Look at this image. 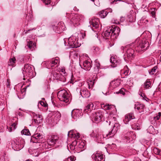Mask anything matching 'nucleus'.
<instances>
[{
    "label": "nucleus",
    "mask_w": 161,
    "mask_h": 161,
    "mask_svg": "<svg viewBox=\"0 0 161 161\" xmlns=\"http://www.w3.org/2000/svg\"><path fill=\"white\" fill-rule=\"evenodd\" d=\"M113 114H108L107 117L103 118L104 121H105L106 123H108L109 125H110L111 123L113 124H114V126L110 131H109L108 134L106 135V136H109V137L113 136L116 133L118 130L119 128V124L117 123H114L116 120V118Z\"/></svg>",
    "instance_id": "nucleus-1"
},
{
    "label": "nucleus",
    "mask_w": 161,
    "mask_h": 161,
    "mask_svg": "<svg viewBox=\"0 0 161 161\" xmlns=\"http://www.w3.org/2000/svg\"><path fill=\"white\" fill-rule=\"evenodd\" d=\"M66 17L69 19L70 23L74 26L79 25L84 18L83 15L81 14L66 13Z\"/></svg>",
    "instance_id": "nucleus-2"
},
{
    "label": "nucleus",
    "mask_w": 161,
    "mask_h": 161,
    "mask_svg": "<svg viewBox=\"0 0 161 161\" xmlns=\"http://www.w3.org/2000/svg\"><path fill=\"white\" fill-rule=\"evenodd\" d=\"M135 46L134 48L138 53L145 50L148 47V43L145 39L142 40L137 38L135 40Z\"/></svg>",
    "instance_id": "nucleus-3"
},
{
    "label": "nucleus",
    "mask_w": 161,
    "mask_h": 161,
    "mask_svg": "<svg viewBox=\"0 0 161 161\" xmlns=\"http://www.w3.org/2000/svg\"><path fill=\"white\" fill-rule=\"evenodd\" d=\"M108 115L107 113L105 114L101 110H98L93 113L92 115V118L93 121L96 123H98L102 120V119L104 118Z\"/></svg>",
    "instance_id": "nucleus-4"
},
{
    "label": "nucleus",
    "mask_w": 161,
    "mask_h": 161,
    "mask_svg": "<svg viewBox=\"0 0 161 161\" xmlns=\"http://www.w3.org/2000/svg\"><path fill=\"white\" fill-rule=\"evenodd\" d=\"M58 98L61 101L69 104V96L65 90L60 91L57 93Z\"/></svg>",
    "instance_id": "nucleus-5"
},
{
    "label": "nucleus",
    "mask_w": 161,
    "mask_h": 161,
    "mask_svg": "<svg viewBox=\"0 0 161 161\" xmlns=\"http://www.w3.org/2000/svg\"><path fill=\"white\" fill-rule=\"evenodd\" d=\"M22 73L24 75V80L25 79V76L31 78H33L34 76L31 65L28 64H25Z\"/></svg>",
    "instance_id": "nucleus-6"
},
{
    "label": "nucleus",
    "mask_w": 161,
    "mask_h": 161,
    "mask_svg": "<svg viewBox=\"0 0 161 161\" xmlns=\"http://www.w3.org/2000/svg\"><path fill=\"white\" fill-rule=\"evenodd\" d=\"M44 136L36 131L31 136V142L33 143H42L45 142Z\"/></svg>",
    "instance_id": "nucleus-7"
},
{
    "label": "nucleus",
    "mask_w": 161,
    "mask_h": 161,
    "mask_svg": "<svg viewBox=\"0 0 161 161\" xmlns=\"http://www.w3.org/2000/svg\"><path fill=\"white\" fill-rule=\"evenodd\" d=\"M77 35L72 36L69 37L68 40L67 46L71 48H77L79 47L80 44L78 42V38Z\"/></svg>",
    "instance_id": "nucleus-8"
},
{
    "label": "nucleus",
    "mask_w": 161,
    "mask_h": 161,
    "mask_svg": "<svg viewBox=\"0 0 161 161\" xmlns=\"http://www.w3.org/2000/svg\"><path fill=\"white\" fill-rule=\"evenodd\" d=\"M13 149L15 150L19 151L23 148L25 141L23 139L19 138L15 139L12 142Z\"/></svg>",
    "instance_id": "nucleus-9"
},
{
    "label": "nucleus",
    "mask_w": 161,
    "mask_h": 161,
    "mask_svg": "<svg viewBox=\"0 0 161 161\" xmlns=\"http://www.w3.org/2000/svg\"><path fill=\"white\" fill-rule=\"evenodd\" d=\"M50 79L51 80H57L63 82H65L66 81L65 77L62 75L59 72L56 71H53L51 73Z\"/></svg>",
    "instance_id": "nucleus-10"
},
{
    "label": "nucleus",
    "mask_w": 161,
    "mask_h": 161,
    "mask_svg": "<svg viewBox=\"0 0 161 161\" xmlns=\"http://www.w3.org/2000/svg\"><path fill=\"white\" fill-rule=\"evenodd\" d=\"M119 28L117 27L113 28L112 27H109L104 32V35L106 37H108L113 34H114L113 35H115L116 33H119L118 31H119Z\"/></svg>",
    "instance_id": "nucleus-11"
},
{
    "label": "nucleus",
    "mask_w": 161,
    "mask_h": 161,
    "mask_svg": "<svg viewBox=\"0 0 161 161\" xmlns=\"http://www.w3.org/2000/svg\"><path fill=\"white\" fill-rule=\"evenodd\" d=\"M72 146H74V148H75L80 149V151H82L84 150L85 144L84 141L82 140H75L73 141L71 144Z\"/></svg>",
    "instance_id": "nucleus-12"
},
{
    "label": "nucleus",
    "mask_w": 161,
    "mask_h": 161,
    "mask_svg": "<svg viewBox=\"0 0 161 161\" xmlns=\"http://www.w3.org/2000/svg\"><path fill=\"white\" fill-rule=\"evenodd\" d=\"M92 63L91 60H86L85 61L82 62L81 60L80 59V65L81 67L83 68L84 69L86 70H90L92 66Z\"/></svg>",
    "instance_id": "nucleus-13"
},
{
    "label": "nucleus",
    "mask_w": 161,
    "mask_h": 161,
    "mask_svg": "<svg viewBox=\"0 0 161 161\" xmlns=\"http://www.w3.org/2000/svg\"><path fill=\"white\" fill-rule=\"evenodd\" d=\"M130 46L127 45L126 46L124 47L122 46L121 48L122 50L123 51H126V55L128 58L131 59L134 56V50L133 49L131 48H129Z\"/></svg>",
    "instance_id": "nucleus-14"
},
{
    "label": "nucleus",
    "mask_w": 161,
    "mask_h": 161,
    "mask_svg": "<svg viewBox=\"0 0 161 161\" xmlns=\"http://www.w3.org/2000/svg\"><path fill=\"white\" fill-rule=\"evenodd\" d=\"M64 25L63 23L60 22L56 25L53 26L54 31L57 33H60L64 30Z\"/></svg>",
    "instance_id": "nucleus-15"
},
{
    "label": "nucleus",
    "mask_w": 161,
    "mask_h": 161,
    "mask_svg": "<svg viewBox=\"0 0 161 161\" xmlns=\"http://www.w3.org/2000/svg\"><path fill=\"white\" fill-rule=\"evenodd\" d=\"M76 90L77 92H80V95L83 97L88 98L90 96L89 92L85 88H82L80 89L77 88Z\"/></svg>",
    "instance_id": "nucleus-16"
},
{
    "label": "nucleus",
    "mask_w": 161,
    "mask_h": 161,
    "mask_svg": "<svg viewBox=\"0 0 161 161\" xmlns=\"http://www.w3.org/2000/svg\"><path fill=\"white\" fill-rule=\"evenodd\" d=\"M99 21V19L98 18H95L92 19L91 20H90L89 23L90 25H89V27L90 26L92 31H95L94 30L98 27Z\"/></svg>",
    "instance_id": "nucleus-17"
},
{
    "label": "nucleus",
    "mask_w": 161,
    "mask_h": 161,
    "mask_svg": "<svg viewBox=\"0 0 161 161\" xmlns=\"http://www.w3.org/2000/svg\"><path fill=\"white\" fill-rule=\"evenodd\" d=\"M135 135L132 132H128L124 136V142H130L134 139Z\"/></svg>",
    "instance_id": "nucleus-18"
},
{
    "label": "nucleus",
    "mask_w": 161,
    "mask_h": 161,
    "mask_svg": "<svg viewBox=\"0 0 161 161\" xmlns=\"http://www.w3.org/2000/svg\"><path fill=\"white\" fill-rule=\"evenodd\" d=\"M81 113L82 111L81 110L78 109H74L71 112L72 117L74 119L76 120L81 117Z\"/></svg>",
    "instance_id": "nucleus-19"
},
{
    "label": "nucleus",
    "mask_w": 161,
    "mask_h": 161,
    "mask_svg": "<svg viewBox=\"0 0 161 161\" xmlns=\"http://www.w3.org/2000/svg\"><path fill=\"white\" fill-rule=\"evenodd\" d=\"M110 61L112 64V66L115 67L120 64L121 63V60L116 57H112L110 58Z\"/></svg>",
    "instance_id": "nucleus-20"
},
{
    "label": "nucleus",
    "mask_w": 161,
    "mask_h": 161,
    "mask_svg": "<svg viewBox=\"0 0 161 161\" xmlns=\"http://www.w3.org/2000/svg\"><path fill=\"white\" fill-rule=\"evenodd\" d=\"M92 157L95 161H101L104 158L103 154L102 153L98 152L94 153Z\"/></svg>",
    "instance_id": "nucleus-21"
},
{
    "label": "nucleus",
    "mask_w": 161,
    "mask_h": 161,
    "mask_svg": "<svg viewBox=\"0 0 161 161\" xmlns=\"http://www.w3.org/2000/svg\"><path fill=\"white\" fill-rule=\"evenodd\" d=\"M58 141L57 136H50L47 140L48 144L50 146L53 145L56 143Z\"/></svg>",
    "instance_id": "nucleus-22"
},
{
    "label": "nucleus",
    "mask_w": 161,
    "mask_h": 161,
    "mask_svg": "<svg viewBox=\"0 0 161 161\" xmlns=\"http://www.w3.org/2000/svg\"><path fill=\"white\" fill-rule=\"evenodd\" d=\"M68 136L69 137L78 139L80 137V134L76 130H71L69 131L68 134Z\"/></svg>",
    "instance_id": "nucleus-23"
},
{
    "label": "nucleus",
    "mask_w": 161,
    "mask_h": 161,
    "mask_svg": "<svg viewBox=\"0 0 161 161\" xmlns=\"http://www.w3.org/2000/svg\"><path fill=\"white\" fill-rule=\"evenodd\" d=\"M42 116L41 115L35 114L33 116V120L35 123L36 124L40 123L42 121Z\"/></svg>",
    "instance_id": "nucleus-24"
},
{
    "label": "nucleus",
    "mask_w": 161,
    "mask_h": 161,
    "mask_svg": "<svg viewBox=\"0 0 161 161\" xmlns=\"http://www.w3.org/2000/svg\"><path fill=\"white\" fill-rule=\"evenodd\" d=\"M95 108L94 107L93 104L92 103H90L85 107L84 111L85 113H89L92 110L95 109Z\"/></svg>",
    "instance_id": "nucleus-25"
},
{
    "label": "nucleus",
    "mask_w": 161,
    "mask_h": 161,
    "mask_svg": "<svg viewBox=\"0 0 161 161\" xmlns=\"http://www.w3.org/2000/svg\"><path fill=\"white\" fill-rule=\"evenodd\" d=\"M59 62V61L58 58L52 59L50 61V66H51V68L53 69V67L55 68L57 67L58 66Z\"/></svg>",
    "instance_id": "nucleus-26"
},
{
    "label": "nucleus",
    "mask_w": 161,
    "mask_h": 161,
    "mask_svg": "<svg viewBox=\"0 0 161 161\" xmlns=\"http://www.w3.org/2000/svg\"><path fill=\"white\" fill-rule=\"evenodd\" d=\"M135 117L132 113L127 114L125 116V118L124 119V122L125 124H128L129 122L131 119H133Z\"/></svg>",
    "instance_id": "nucleus-27"
},
{
    "label": "nucleus",
    "mask_w": 161,
    "mask_h": 161,
    "mask_svg": "<svg viewBox=\"0 0 161 161\" xmlns=\"http://www.w3.org/2000/svg\"><path fill=\"white\" fill-rule=\"evenodd\" d=\"M101 107L105 110H112L115 109V107L114 105L107 104H102Z\"/></svg>",
    "instance_id": "nucleus-28"
},
{
    "label": "nucleus",
    "mask_w": 161,
    "mask_h": 161,
    "mask_svg": "<svg viewBox=\"0 0 161 161\" xmlns=\"http://www.w3.org/2000/svg\"><path fill=\"white\" fill-rule=\"evenodd\" d=\"M105 136V135L103 133L100 132L96 135V137L97 142L99 143H101L103 141L104 138L106 137Z\"/></svg>",
    "instance_id": "nucleus-29"
},
{
    "label": "nucleus",
    "mask_w": 161,
    "mask_h": 161,
    "mask_svg": "<svg viewBox=\"0 0 161 161\" xmlns=\"http://www.w3.org/2000/svg\"><path fill=\"white\" fill-rule=\"evenodd\" d=\"M52 117L57 122L60 120L61 114L58 111H54L52 113Z\"/></svg>",
    "instance_id": "nucleus-30"
},
{
    "label": "nucleus",
    "mask_w": 161,
    "mask_h": 161,
    "mask_svg": "<svg viewBox=\"0 0 161 161\" xmlns=\"http://www.w3.org/2000/svg\"><path fill=\"white\" fill-rule=\"evenodd\" d=\"M16 61V58L14 57L10 58L8 62V69H11V68H10L11 66L13 67L15 66Z\"/></svg>",
    "instance_id": "nucleus-31"
},
{
    "label": "nucleus",
    "mask_w": 161,
    "mask_h": 161,
    "mask_svg": "<svg viewBox=\"0 0 161 161\" xmlns=\"http://www.w3.org/2000/svg\"><path fill=\"white\" fill-rule=\"evenodd\" d=\"M134 108L135 109H136L138 111L139 113H141L144 111V105L143 104L137 103L135 105Z\"/></svg>",
    "instance_id": "nucleus-32"
},
{
    "label": "nucleus",
    "mask_w": 161,
    "mask_h": 161,
    "mask_svg": "<svg viewBox=\"0 0 161 161\" xmlns=\"http://www.w3.org/2000/svg\"><path fill=\"white\" fill-rule=\"evenodd\" d=\"M100 65L99 61L97 59L95 60L94 63V68L95 71L97 72L98 71V69L100 68Z\"/></svg>",
    "instance_id": "nucleus-33"
},
{
    "label": "nucleus",
    "mask_w": 161,
    "mask_h": 161,
    "mask_svg": "<svg viewBox=\"0 0 161 161\" xmlns=\"http://www.w3.org/2000/svg\"><path fill=\"white\" fill-rule=\"evenodd\" d=\"M108 13L106 10H103L99 12V14L101 18H104L107 16Z\"/></svg>",
    "instance_id": "nucleus-34"
},
{
    "label": "nucleus",
    "mask_w": 161,
    "mask_h": 161,
    "mask_svg": "<svg viewBox=\"0 0 161 161\" xmlns=\"http://www.w3.org/2000/svg\"><path fill=\"white\" fill-rule=\"evenodd\" d=\"M28 47L31 50H33L35 47V45L34 43L31 41H30L27 44Z\"/></svg>",
    "instance_id": "nucleus-35"
},
{
    "label": "nucleus",
    "mask_w": 161,
    "mask_h": 161,
    "mask_svg": "<svg viewBox=\"0 0 161 161\" xmlns=\"http://www.w3.org/2000/svg\"><path fill=\"white\" fill-rule=\"evenodd\" d=\"M43 66L48 69H50L51 66H50V61H44L42 63Z\"/></svg>",
    "instance_id": "nucleus-36"
},
{
    "label": "nucleus",
    "mask_w": 161,
    "mask_h": 161,
    "mask_svg": "<svg viewBox=\"0 0 161 161\" xmlns=\"http://www.w3.org/2000/svg\"><path fill=\"white\" fill-rule=\"evenodd\" d=\"M151 82L149 80H147L144 83V88L147 89L150 87L151 85Z\"/></svg>",
    "instance_id": "nucleus-37"
},
{
    "label": "nucleus",
    "mask_w": 161,
    "mask_h": 161,
    "mask_svg": "<svg viewBox=\"0 0 161 161\" xmlns=\"http://www.w3.org/2000/svg\"><path fill=\"white\" fill-rule=\"evenodd\" d=\"M153 152L155 154L161 155V151L158 148L155 147L153 149Z\"/></svg>",
    "instance_id": "nucleus-38"
},
{
    "label": "nucleus",
    "mask_w": 161,
    "mask_h": 161,
    "mask_svg": "<svg viewBox=\"0 0 161 161\" xmlns=\"http://www.w3.org/2000/svg\"><path fill=\"white\" fill-rule=\"evenodd\" d=\"M22 134L25 135L29 136L30 135V133L28 129H24L21 132Z\"/></svg>",
    "instance_id": "nucleus-39"
},
{
    "label": "nucleus",
    "mask_w": 161,
    "mask_h": 161,
    "mask_svg": "<svg viewBox=\"0 0 161 161\" xmlns=\"http://www.w3.org/2000/svg\"><path fill=\"white\" fill-rule=\"evenodd\" d=\"M161 116V113L159 112L156 116L153 117V119L155 121L158 120Z\"/></svg>",
    "instance_id": "nucleus-40"
},
{
    "label": "nucleus",
    "mask_w": 161,
    "mask_h": 161,
    "mask_svg": "<svg viewBox=\"0 0 161 161\" xmlns=\"http://www.w3.org/2000/svg\"><path fill=\"white\" fill-rule=\"evenodd\" d=\"M157 69V66L154 67L151 69L150 71H149V73L151 75H153L154 73L156 72V70Z\"/></svg>",
    "instance_id": "nucleus-41"
},
{
    "label": "nucleus",
    "mask_w": 161,
    "mask_h": 161,
    "mask_svg": "<svg viewBox=\"0 0 161 161\" xmlns=\"http://www.w3.org/2000/svg\"><path fill=\"white\" fill-rule=\"evenodd\" d=\"M125 90L124 89L121 88L119 91L118 92H116V93L117 94H118L119 93H120L124 95L125 94Z\"/></svg>",
    "instance_id": "nucleus-42"
},
{
    "label": "nucleus",
    "mask_w": 161,
    "mask_h": 161,
    "mask_svg": "<svg viewBox=\"0 0 161 161\" xmlns=\"http://www.w3.org/2000/svg\"><path fill=\"white\" fill-rule=\"evenodd\" d=\"M31 60V59L29 57H25L23 59V61L24 62H28L30 61Z\"/></svg>",
    "instance_id": "nucleus-43"
},
{
    "label": "nucleus",
    "mask_w": 161,
    "mask_h": 161,
    "mask_svg": "<svg viewBox=\"0 0 161 161\" xmlns=\"http://www.w3.org/2000/svg\"><path fill=\"white\" fill-rule=\"evenodd\" d=\"M155 9L153 8L152 9V11H151V14L152 17L153 18H155V17L156 13L155 11Z\"/></svg>",
    "instance_id": "nucleus-44"
},
{
    "label": "nucleus",
    "mask_w": 161,
    "mask_h": 161,
    "mask_svg": "<svg viewBox=\"0 0 161 161\" xmlns=\"http://www.w3.org/2000/svg\"><path fill=\"white\" fill-rule=\"evenodd\" d=\"M39 104L42 106L46 107L47 106V104L44 101H40L39 102Z\"/></svg>",
    "instance_id": "nucleus-45"
},
{
    "label": "nucleus",
    "mask_w": 161,
    "mask_h": 161,
    "mask_svg": "<svg viewBox=\"0 0 161 161\" xmlns=\"http://www.w3.org/2000/svg\"><path fill=\"white\" fill-rule=\"evenodd\" d=\"M75 159L74 157L71 156L67 158L65 161H74Z\"/></svg>",
    "instance_id": "nucleus-46"
},
{
    "label": "nucleus",
    "mask_w": 161,
    "mask_h": 161,
    "mask_svg": "<svg viewBox=\"0 0 161 161\" xmlns=\"http://www.w3.org/2000/svg\"><path fill=\"white\" fill-rule=\"evenodd\" d=\"M46 5H48L51 3L50 0H42Z\"/></svg>",
    "instance_id": "nucleus-47"
},
{
    "label": "nucleus",
    "mask_w": 161,
    "mask_h": 161,
    "mask_svg": "<svg viewBox=\"0 0 161 161\" xmlns=\"http://www.w3.org/2000/svg\"><path fill=\"white\" fill-rule=\"evenodd\" d=\"M127 17H128V18H129L127 19V20H128V21H129V22H130L133 21L132 17V16L130 14L129 15H128L127 16Z\"/></svg>",
    "instance_id": "nucleus-48"
},
{
    "label": "nucleus",
    "mask_w": 161,
    "mask_h": 161,
    "mask_svg": "<svg viewBox=\"0 0 161 161\" xmlns=\"http://www.w3.org/2000/svg\"><path fill=\"white\" fill-rule=\"evenodd\" d=\"M94 83V81H89V82H88L89 85V88H91V86H92L93 85Z\"/></svg>",
    "instance_id": "nucleus-49"
},
{
    "label": "nucleus",
    "mask_w": 161,
    "mask_h": 161,
    "mask_svg": "<svg viewBox=\"0 0 161 161\" xmlns=\"http://www.w3.org/2000/svg\"><path fill=\"white\" fill-rule=\"evenodd\" d=\"M77 85L79 87H81L84 84L83 82H81L80 81H78L77 83Z\"/></svg>",
    "instance_id": "nucleus-50"
},
{
    "label": "nucleus",
    "mask_w": 161,
    "mask_h": 161,
    "mask_svg": "<svg viewBox=\"0 0 161 161\" xmlns=\"http://www.w3.org/2000/svg\"><path fill=\"white\" fill-rule=\"evenodd\" d=\"M15 123L13 124L12 125V127H10V131H11L12 130V129H13V130H14L15 129Z\"/></svg>",
    "instance_id": "nucleus-51"
},
{
    "label": "nucleus",
    "mask_w": 161,
    "mask_h": 161,
    "mask_svg": "<svg viewBox=\"0 0 161 161\" xmlns=\"http://www.w3.org/2000/svg\"><path fill=\"white\" fill-rule=\"evenodd\" d=\"M26 88V87L25 88V89ZM26 89H25V88H23L22 89V90L21 91V92H23L22 94H23V96L25 95V91Z\"/></svg>",
    "instance_id": "nucleus-52"
},
{
    "label": "nucleus",
    "mask_w": 161,
    "mask_h": 161,
    "mask_svg": "<svg viewBox=\"0 0 161 161\" xmlns=\"http://www.w3.org/2000/svg\"><path fill=\"white\" fill-rule=\"evenodd\" d=\"M60 72L63 74H65V69L64 68H62L61 69Z\"/></svg>",
    "instance_id": "nucleus-53"
},
{
    "label": "nucleus",
    "mask_w": 161,
    "mask_h": 161,
    "mask_svg": "<svg viewBox=\"0 0 161 161\" xmlns=\"http://www.w3.org/2000/svg\"><path fill=\"white\" fill-rule=\"evenodd\" d=\"M111 0V3H110L111 4H114L115 2H116L118 1H121V0Z\"/></svg>",
    "instance_id": "nucleus-54"
},
{
    "label": "nucleus",
    "mask_w": 161,
    "mask_h": 161,
    "mask_svg": "<svg viewBox=\"0 0 161 161\" xmlns=\"http://www.w3.org/2000/svg\"><path fill=\"white\" fill-rule=\"evenodd\" d=\"M81 35L83 38H84L86 36V34L85 32L81 33Z\"/></svg>",
    "instance_id": "nucleus-55"
},
{
    "label": "nucleus",
    "mask_w": 161,
    "mask_h": 161,
    "mask_svg": "<svg viewBox=\"0 0 161 161\" xmlns=\"http://www.w3.org/2000/svg\"><path fill=\"white\" fill-rule=\"evenodd\" d=\"M158 89L159 91H161V82L158 85Z\"/></svg>",
    "instance_id": "nucleus-56"
},
{
    "label": "nucleus",
    "mask_w": 161,
    "mask_h": 161,
    "mask_svg": "<svg viewBox=\"0 0 161 161\" xmlns=\"http://www.w3.org/2000/svg\"><path fill=\"white\" fill-rule=\"evenodd\" d=\"M7 87H9L10 86V82L8 80H7Z\"/></svg>",
    "instance_id": "nucleus-57"
},
{
    "label": "nucleus",
    "mask_w": 161,
    "mask_h": 161,
    "mask_svg": "<svg viewBox=\"0 0 161 161\" xmlns=\"http://www.w3.org/2000/svg\"><path fill=\"white\" fill-rule=\"evenodd\" d=\"M125 18L123 17H121L120 19V21L121 22H123L125 20Z\"/></svg>",
    "instance_id": "nucleus-58"
},
{
    "label": "nucleus",
    "mask_w": 161,
    "mask_h": 161,
    "mask_svg": "<svg viewBox=\"0 0 161 161\" xmlns=\"http://www.w3.org/2000/svg\"><path fill=\"white\" fill-rule=\"evenodd\" d=\"M149 129H151L152 130V131H153V130H154L153 126L152 125L149 126Z\"/></svg>",
    "instance_id": "nucleus-59"
},
{
    "label": "nucleus",
    "mask_w": 161,
    "mask_h": 161,
    "mask_svg": "<svg viewBox=\"0 0 161 161\" xmlns=\"http://www.w3.org/2000/svg\"><path fill=\"white\" fill-rule=\"evenodd\" d=\"M18 114L19 115V116H22V113H21L20 112H19L18 113Z\"/></svg>",
    "instance_id": "nucleus-60"
},
{
    "label": "nucleus",
    "mask_w": 161,
    "mask_h": 161,
    "mask_svg": "<svg viewBox=\"0 0 161 161\" xmlns=\"http://www.w3.org/2000/svg\"><path fill=\"white\" fill-rule=\"evenodd\" d=\"M1 100L2 99L1 97H0V105H1L2 103V102L1 101Z\"/></svg>",
    "instance_id": "nucleus-61"
},
{
    "label": "nucleus",
    "mask_w": 161,
    "mask_h": 161,
    "mask_svg": "<svg viewBox=\"0 0 161 161\" xmlns=\"http://www.w3.org/2000/svg\"><path fill=\"white\" fill-rule=\"evenodd\" d=\"M35 29H36V28H33V29H29V30H28V31H31V30H35Z\"/></svg>",
    "instance_id": "nucleus-62"
},
{
    "label": "nucleus",
    "mask_w": 161,
    "mask_h": 161,
    "mask_svg": "<svg viewBox=\"0 0 161 161\" xmlns=\"http://www.w3.org/2000/svg\"><path fill=\"white\" fill-rule=\"evenodd\" d=\"M64 44H65V46H66V45H67V46L68 44H67L66 43L65 40H64Z\"/></svg>",
    "instance_id": "nucleus-63"
},
{
    "label": "nucleus",
    "mask_w": 161,
    "mask_h": 161,
    "mask_svg": "<svg viewBox=\"0 0 161 161\" xmlns=\"http://www.w3.org/2000/svg\"><path fill=\"white\" fill-rule=\"evenodd\" d=\"M94 50L96 51L97 50H98V48H95L94 49Z\"/></svg>",
    "instance_id": "nucleus-64"
}]
</instances>
